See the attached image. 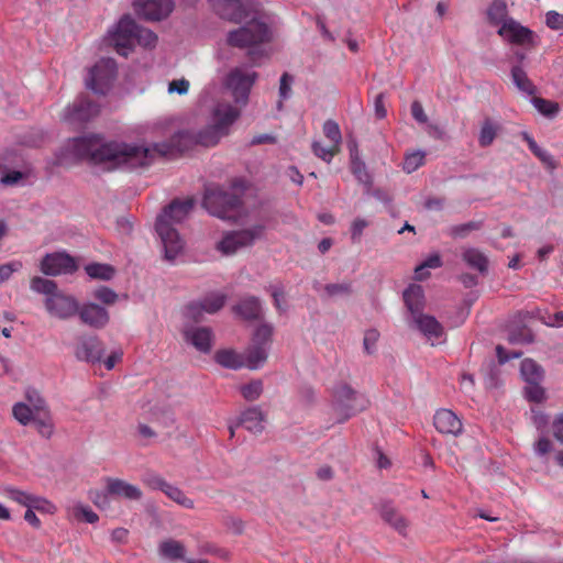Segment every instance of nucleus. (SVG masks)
Masks as SVG:
<instances>
[{
  "label": "nucleus",
  "instance_id": "8",
  "mask_svg": "<svg viewBox=\"0 0 563 563\" xmlns=\"http://www.w3.org/2000/svg\"><path fill=\"white\" fill-rule=\"evenodd\" d=\"M115 75V60L113 58H101L89 69L86 86L95 93L104 95L110 89Z\"/></svg>",
  "mask_w": 563,
  "mask_h": 563
},
{
  "label": "nucleus",
  "instance_id": "36",
  "mask_svg": "<svg viewBox=\"0 0 563 563\" xmlns=\"http://www.w3.org/2000/svg\"><path fill=\"white\" fill-rule=\"evenodd\" d=\"M12 415L22 426H27L38 416V413L25 402H16L12 408Z\"/></svg>",
  "mask_w": 563,
  "mask_h": 563
},
{
  "label": "nucleus",
  "instance_id": "40",
  "mask_svg": "<svg viewBox=\"0 0 563 563\" xmlns=\"http://www.w3.org/2000/svg\"><path fill=\"white\" fill-rule=\"evenodd\" d=\"M33 422H34V426H35L37 432L43 438H46V439L51 438V435L53 434V431H54V426H53V422H52L47 411H44V412H42V415L36 416L33 419Z\"/></svg>",
  "mask_w": 563,
  "mask_h": 563
},
{
  "label": "nucleus",
  "instance_id": "46",
  "mask_svg": "<svg viewBox=\"0 0 563 563\" xmlns=\"http://www.w3.org/2000/svg\"><path fill=\"white\" fill-rule=\"evenodd\" d=\"M273 328L269 324H261L254 332L252 343L271 346Z\"/></svg>",
  "mask_w": 563,
  "mask_h": 563
},
{
  "label": "nucleus",
  "instance_id": "63",
  "mask_svg": "<svg viewBox=\"0 0 563 563\" xmlns=\"http://www.w3.org/2000/svg\"><path fill=\"white\" fill-rule=\"evenodd\" d=\"M325 291L328 292L329 296L347 295L351 292V284H329L325 286Z\"/></svg>",
  "mask_w": 563,
  "mask_h": 563
},
{
  "label": "nucleus",
  "instance_id": "45",
  "mask_svg": "<svg viewBox=\"0 0 563 563\" xmlns=\"http://www.w3.org/2000/svg\"><path fill=\"white\" fill-rule=\"evenodd\" d=\"M311 147L316 156L328 163L331 162L333 156L340 152V147L336 145L331 144L329 146H323L320 142H313Z\"/></svg>",
  "mask_w": 563,
  "mask_h": 563
},
{
  "label": "nucleus",
  "instance_id": "12",
  "mask_svg": "<svg viewBox=\"0 0 563 563\" xmlns=\"http://www.w3.org/2000/svg\"><path fill=\"white\" fill-rule=\"evenodd\" d=\"M45 308L49 314L66 320L77 314L79 303L74 297L58 291L53 296L46 297Z\"/></svg>",
  "mask_w": 563,
  "mask_h": 563
},
{
  "label": "nucleus",
  "instance_id": "58",
  "mask_svg": "<svg viewBox=\"0 0 563 563\" xmlns=\"http://www.w3.org/2000/svg\"><path fill=\"white\" fill-rule=\"evenodd\" d=\"M21 268L22 263L20 261L0 265V283L8 280L14 272L20 271Z\"/></svg>",
  "mask_w": 563,
  "mask_h": 563
},
{
  "label": "nucleus",
  "instance_id": "16",
  "mask_svg": "<svg viewBox=\"0 0 563 563\" xmlns=\"http://www.w3.org/2000/svg\"><path fill=\"white\" fill-rule=\"evenodd\" d=\"M413 327L419 330L432 345L444 336L443 325L433 317L427 313L412 318Z\"/></svg>",
  "mask_w": 563,
  "mask_h": 563
},
{
  "label": "nucleus",
  "instance_id": "32",
  "mask_svg": "<svg viewBox=\"0 0 563 563\" xmlns=\"http://www.w3.org/2000/svg\"><path fill=\"white\" fill-rule=\"evenodd\" d=\"M520 372L527 383H540L543 376L541 366L530 358L521 362Z\"/></svg>",
  "mask_w": 563,
  "mask_h": 563
},
{
  "label": "nucleus",
  "instance_id": "50",
  "mask_svg": "<svg viewBox=\"0 0 563 563\" xmlns=\"http://www.w3.org/2000/svg\"><path fill=\"white\" fill-rule=\"evenodd\" d=\"M93 297L106 305H113L118 299V294L111 288L103 286L93 291Z\"/></svg>",
  "mask_w": 563,
  "mask_h": 563
},
{
  "label": "nucleus",
  "instance_id": "37",
  "mask_svg": "<svg viewBox=\"0 0 563 563\" xmlns=\"http://www.w3.org/2000/svg\"><path fill=\"white\" fill-rule=\"evenodd\" d=\"M30 286L33 291L44 294L47 297L58 292L57 285L55 282L37 276L31 279Z\"/></svg>",
  "mask_w": 563,
  "mask_h": 563
},
{
  "label": "nucleus",
  "instance_id": "61",
  "mask_svg": "<svg viewBox=\"0 0 563 563\" xmlns=\"http://www.w3.org/2000/svg\"><path fill=\"white\" fill-rule=\"evenodd\" d=\"M368 225L365 219L357 218L351 225V239L353 242H360L364 229Z\"/></svg>",
  "mask_w": 563,
  "mask_h": 563
},
{
  "label": "nucleus",
  "instance_id": "5",
  "mask_svg": "<svg viewBox=\"0 0 563 563\" xmlns=\"http://www.w3.org/2000/svg\"><path fill=\"white\" fill-rule=\"evenodd\" d=\"M233 189L234 192L227 191L221 187L207 188L202 201L205 209L210 214L223 220L236 219L242 203L243 183L235 180Z\"/></svg>",
  "mask_w": 563,
  "mask_h": 563
},
{
  "label": "nucleus",
  "instance_id": "49",
  "mask_svg": "<svg viewBox=\"0 0 563 563\" xmlns=\"http://www.w3.org/2000/svg\"><path fill=\"white\" fill-rule=\"evenodd\" d=\"M142 482L151 489H159L164 492L165 486H167V482L158 474L155 473H146L142 477Z\"/></svg>",
  "mask_w": 563,
  "mask_h": 563
},
{
  "label": "nucleus",
  "instance_id": "29",
  "mask_svg": "<svg viewBox=\"0 0 563 563\" xmlns=\"http://www.w3.org/2000/svg\"><path fill=\"white\" fill-rule=\"evenodd\" d=\"M380 516L385 522L390 525L396 531L405 534L408 527L407 520L390 504H384L380 508Z\"/></svg>",
  "mask_w": 563,
  "mask_h": 563
},
{
  "label": "nucleus",
  "instance_id": "35",
  "mask_svg": "<svg viewBox=\"0 0 563 563\" xmlns=\"http://www.w3.org/2000/svg\"><path fill=\"white\" fill-rule=\"evenodd\" d=\"M168 498L186 509H192L194 500L186 496V494L178 487L167 484L163 492Z\"/></svg>",
  "mask_w": 563,
  "mask_h": 563
},
{
  "label": "nucleus",
  "instance_id": "42",
  "mask_svg": "<svg viewBox=\"0 0 563 563\" xmlns=\"http://www.w3.org/2000/svg\"><path fill=\"white\" fill-rule=\"evenodd\" d=\"M157 42V35L145 27H141L136 24L135 31V44H139L143 47H154Z\"/></svg>",
  "mask_w": 563,
  "mask_h": 563
},
{
  "label": "nucleus",
  "instance_id": "54",
  "mask_svg": "<svg viewBox=\"0 0 563 563\" xmlns=\"http://www.w3.org/2000/svg\"><path fill=\"white\" fill-rule=\"evenodd\" d=\"M379 339V332L376 329H369L364 334V350L367 354H373L376 349V343Z\"/></svg>",
  "mask_w": 563,
  "mask_h": 563
},
{
  "label": "nucleus",
  "instance_id": "1",
  "mask_svg": "<svg viewBox=\"0 0 563 563\" xmlns=\"http://www.w3.org/2000/svg\"><path fill=\"white\" fill-rule=\"evenodd\" d=\"M67 148L78 158L88 159L96 165H108V169L147 166L157 153L156 146L151 148L136 143H103L97 135L75 137L68 142Z\"/></svg>",
  "mask_w": 563,
  "mask_h": 563
},
{
  "label": "nucleus",
  "instance_id": "30",
  "mask_svg": "<svg viewBox=\"0 0 563 563\" xmlns=\"http://www.w3.org/2000/svg\"><path fill=\"white\" fill-rule=\"evenodd\" d=\"M225 302V296L222 294H210L206 296L200 302L198 303H191L188 306V309L194 314V311L198 308L201 310L208 312V313H214L219 311Z\"/></svg>",
  "mask_w": 563,
  "mask_h": 563
},
{
  "label": "nucleus",
  "instance_id": "20",
  "mask_svg": "<svg viewBox=\"0 0 563 563\" xmlns=\"http://www.w3.org/2000/svg\"><path fill=\"white\" fill-rule=\"evenodd\" d=\"M106 484L108 493L112 496L129 500H140L142 498V490L137 486L129 484L123 479L107 477Z\"/></svg>",
  "mask_w": 563,
  "mask_h": 563
},
{
  "label": "nucleus",
  "instance_id": "24",
  "mask_svg": "<svg viewBox=\"0 0 563 563\" xmlns=\"http://www.w3.org/2000/svg\"><path fill=\"white\" fill-rule=\"evenodd\" d=\"M269 346L252 343L243 353L245 367L261 368L268 357Z\"/></svg>",
  "mask_w": 563,
  "mask_h": 563
},
{
  "label": "nucleus",
  "instance_id": "38",
  "mask_svg": "<svg viewBox=\"0 0 563 563\" xmlns=\"http://www.w3.org/2000/svg\"><path fill=\"white\" fill-rule=\"evenodd\" d=\"M532 103L541 114L548 118L555 117L560 111V106L558 102L543 99L541 97H533Z\"/></svg>",
  "mask_w": 563,
  "mask_h": 563
},
{
  "label": "nucleus",
  "instance_id": "7",
  "mask_svg": "<svg viewBox=\"0 0 563 563\" xmlns=\"http://www.w3.org/2000/svg\"><path fill=\"white\" fill-rule=\"evenodd\" d=\"M135 31L136 22L130 15H124L115 27L108 32L106 41L118 54L126 57L135 45Z\"/></svg>",
  "mask_w": 563,
  "mask_h": 563
},
{
  "label": "nucleus",
  "instance_id": "62",
  "mask_svg": "<svg viewBox=\"0 0 563 563\" xmlns=\"http://www.w3.org/2000/svg\"><path fill=\"white\" fill-rule=\"evenodd\" d=\"M75 515L77 517L81 516L85 519V521L89 523H95L99 520V517L95 511H92L89 507L82 505H78L75 507Z\"/></svg>",
  "mask_w": 563,
  "mask_h": 563
},
{
  "label": "nucleus",
  "instance_id": "27",
  "mask_svg": "<svg viewBox=\"0 0 563 563\" xmlns=\"http://www.w3.org/2000/svg\"><path fill=\"white\" fill-rule=\"evenodd\" d=\"M462 260L467 264L468 267L476 269L481 274H486L488 272V258L478 249H465L462 252Z\"/></svg>",
  "mask_w": 563,
  "mask_h": 563
},
{
  "label": "nucleus",
  "instance_id": "4",
  "mask_svg": "<svg viewBox=\"0 0 563 563\" xmlns=\"http://www.w3.org/2000/svg\"><path fill=\"white\" fill-rule=\"evenodd\" d=\"M195 205L194 198L175 199L157 217L155 230L161 238L165 251V258L173 261L183 251L184 242L173 224L185 220Z\"/></svg>",
  "mask_w": 563,
  "mask_h": 563
},
{
  "label": "nucleus",
  "instance_id": "18",
  "mask_svg": "<svg viewBox=\"0 0 563 563\" xmlns=\"http://www.w3.org/2000/svg\"><path fill=\"white\" fill-rule=\"evenodd\" d=\"M102 343L96 336L81 338L77 344L75 354L80 361L99 362L103 355Z\"/></svg>",
  "mask_w": 563,
  "mask_h": 563
},
{
  "label": "nucleus",
  "instance_id": "43",
  "mask_svg": "<svg viewBox=\"0 0 563 563\" xmlns=\"http://www.w3.org/2000/svg\"><path fill=\"white\" fill-rule=\"evenodd\" d=\"M324 136L331 142V144L340 147L342 142V135L339 124L333 120H327L322 128Z\"/></svg>",
  "mask_w": 563,
  "mask_h": 563
},
{
  "label": "nucleus",
  "instance_id": "13",
  "mask_svg": "<svg viewBox=\"0 0 563 563\" xmlns=\"http://www.w3.org/2000/svg\"><path fill=\"white\" fill-rule=\"evenodd\" d=\"M498 34L511 44L537 45L534 32L512 19H508L501 24Z\"/></svg>",
  "mask_w": 563,
  "mask_h": 563
},
{
  "label": "nucleus",
  "instance_id": "11",
  "mask_svg": "<svg viewBox=\"0 0 563 563\" xmlns=\"http://www.w3.org/2000/svg\"><path fill=\"white\" fill-rule=\"evenodd\" d=\"M134 11L146 21H162L170 15L175 8L174 0H136Z\"/></svg>",
  "mask_w": 563,
  "mask_h": 563
},
{
  "label": "nucleus",
  "instance_id": "59",
  "mask_svg": "<svg viewBox=\"0 0 563 563\" xmlns=\"http://www.w3.org/2000/svg\"><path fill=\"white\" fill-rule=\"evenodd\" d=\"M545 24L552 30H563V14L552 10L545 15Z\"/></svg>",
  "mask_w": 563,
  "mask_h": 563
},
{
  "label": "nucleus",
  "instance_id": "55",
  "mask_svg": "<svg viewBox=\"0 0 563 563\" xmlns=\"http://www.w3.org/2000/svg\"><path fill=\"white\" fill-rule=\"evenodd\" d=\"M271 295L274 299L275 308L282 313L286 311L285 305V291L282 286H271L269 287Z\"/></svg>",
  "mask_w": 563,
  "mask_h": 563
},
{
  "label": "nucleus",
  "instance_id": "47",
  "mask_svg": "<svg viewBox=\"0 0 563 563\" xmlns=\"http://www.w3.org/2000/svg\"><path fill=\"white\" fill-rule=\"evenodd\" d=\"M482 222L470 221L467 223L454 225L450 229V235L453 238H465L470 232L479 230Z\"/></svg>",
  "mask_w": 563,
  "mask_h": 563
},
{
  "label": "nucleus",
  "instance_id": "23",
  "mask_svg": "<svg viewBox=\"0 0 563 563\" xmlns=\"http://www.w3.org/2000/svg\"><path fill=\"white\" fill-rule=\"evenodd\" d=\"M264 413L258 407H251L241 413L236 427L243 426L250 432L258 434L264 429Z\"/></svg>",
  "mask_w": 563,
  "mask_h": 563
},
{
  "label": "nucleus",
  "instance_id": "64",
  "mask_svg": "<svg viewBox=\"0 0 563 563\" xmlns=\"http://www.w3.org/2000/svg\"><path fill=\"white\" fill-rule=\"evenodd\" d=\"M554 438L563 443V413L555 417L552 423Z\"/></svg>",
  "mask_w": 563,
  "mask_h": 563
},
{
  "label": "nucleus",
  "instance_id": "25",
  "mask_svg": "<svg viewBox=\"0 0 563 563\" xmlns=\"http://www.w3.org/2000/svg\"><path fill=\"white\" fill-rule=\"evenodd\" d=\"M234 311L243 319L255 320L262 314V305L258 298L249 296L243 298L235 307Z\"/></svg>",
  "mask_w": 563,
  "mask_h": 563
},
{
  "label": "nucleus",
  "instance_id": "51",
  "mask_svg": "<svg viewBox=\"0 0 563 563\" xmlns=\"http://www.w3.org/2000/svg\"><path fill=\"white\" fill-rule=\"evenodd\" d=\"M109 493L101 492L98 489H92L89 492V499L100 509H107L110 507Z\"/></svg>",
  "mask_w": 563,
  "mask_h": 563
},
{
  "label": "nucleus",
  "instance_id": "33",
  "mask_svg": "<svg viewBox=\"0 0 563 563\" xmlns=\"http://www.w3.org/2000/svg\"><path fill=\"white\" fill-rule=\"evenodd\" d=\"M85 271L93 279L109 280L114 276V268L108 264L92 263Z\"/></svg>",
  "mask_w": 563,
  "mask_h": 563
},
{
  "label": "nucleus",
  "instance_id": "2",
  "mask_svg": "<svg viewBox=\"0 0 563 563\" xmlns=\"http://www.w3.org/2000/svg\"><path fill=\"white\" fill-rule=\"evenodd\" d=\"M214 12L222 19L234 23L245 22L243 26L228 34V44L233 47H255L269 41L267 24L258 19V12L252 0H209Z\"/></svg>",
  "mask_w": 563,
  "mask_h": 563
},
{
  "label": "nucleus",
  "instance_id": "60",
  "mask_svg": "<svg viewBox=\"0 0 563 563\" xmlns=\"http://www.w3.org/2000/svg\"><path fill=\"white\" fill-rule=\"evenodd\" d=\"M189 87H190V84L185 78L172 80L168 85V92L186 95L189 90Z\"/></svg>",
  "mask_w": 563,
  "mask_h": 563
},
{
  "label": "nucleus",
  "instance_id": "6",
  "mask_svg": "<svg viewBox=\"0 0 563 563\" xmlns=\"http://www.w3.org/2000/svg\"><path fill=\"white\" fill-rule=\"evenodd\" d=\"M334 401L339 422L349 420L351 417L365 410L368 406V400L346 384L339 385L335 388Z\"/></svg>",
  "mask_w": 563,
  "mask_h": 563
},
{
  "label": "nucleus",
  "instance_id": "21",
  "mask_svg": "<svg viewBox=\"0 0 563 563\" xmlns=\"http://www.w3.org/2000/svg\"><path fill=\"white\" fill-rule=\"evenodd\" d=\"M185 338L202 353H208L211 350L212 331L207 327H192L186 330Z\"/></svg>",
  "mask_w": 563,
  "mask_h": 563
},
{
  "label": "nucleus",
  "instance_id": "17",
  "mask_svg": "<svg viewBox=\"0 0 563 563\" xmlns=\"http://www.w3.org/2000/svg\"><path fill=\"white\" fill-rule=\"evenodd\" d=\"M77 314L82 323L95 329L104 328L110 320L107 309L93 302L79 306Z\"/></svg>",
  "mask_w": 563,
  "mask_h": 563
},
{
  "label": "nucleus",
  "instance_id": "10",
  "mask_svg": "<svg viewBox=\"0 0 563 563\" xmlns=\"http://www.w3.org/2000/svg\"><path fill=\"white\" fill-rule=\"evenodd\" d=\"M257 79V73L244 70L241 67L233 68L225 78V87L231 91L235 103L245 106L253 85Z\"/></svg>",
  "mask_w": 563,
  "mask_h": 563
},
{
  "label": "nucleus",
  "instance_id": "31",
  "mask_svg": "<svg viewBox=\"0 0 563 563\" xmlns=\"http://www.w3.org/2000/svg\"><path fill=\"white\" fill-rule=\"evenodd\" d=\"M511 78H512L514 84L520 91H522L529 96H533L536 93V91H537L536 86L529 79L527 73L520 65L512 66Z\"/></svg>",
  "mask_w": 563,
  "mask_h": 563
},
{
  "label": "nucleus",
  "instance_id": "28",
  "mask_svg": "<svg viewBox=\"0 0 563 563\" xmlns=\"http://www.w3.org/2000/svg\"><path fill=\"white\" fill-rule=\"evenodd\" d=\"M214 361L222 367L239 369L245 367L244 356L234 350H219L214 354Z\"/></svg>",
  "mask_w": 563,
  "mask_h": 563
},
{
  "label": "nucleus",
  "instance_id": "9",
  "mask_svg": "<svg viewBox=\"0 0 563 563\" xmlns=\"http://www.w3.org/2000/svg\"><path fill=\"white\" fill-rule=\"evenodd\" d=\"M265 227L255 224L249 229L232 231L222 238L217 249L224 255L234 254L239 249L252 245L264 234Z\"/></svg>",
  "mask_w": 563,
  "mask_h": 563
},
{
  "label": "nucleus",
  "instance_id": "14",
  "mask_svg": "<svg viewBox=\"0 0 563 563\" xmlns=\"http://www.w3.org/2000/svg\"><path fill=\"white\" fill-rule=\"evenodd\" d=\"M77 269V264L70 255L66 253L46 254L41 261V271L48 276L60 274H71Z\"/></svg>",
  "mask_w": 563,
  "mask_h": 563
},
{
  "label": "nucleus",
  "instance_id": "39",
  "mask_svg": "<svg viewBox=\"0 0 563 563\" xmlns=\"http://www.w3.org/2000/svg\"><path fill=\"white\" fill-rule=\"evenodd\" d=\"M497 130L498 128L489 119H486L481 128L478 136L479 145L482 147L489 146L497 135Z\"/></svg>",
  "mask_w": 563,
  "mask_h": 563
},
{
  "label": "nucleus",
  "instance_id": "57",
  "mask_svg": "<svg viewBox=\"0 0 563 563\" xmlns=\"http://www.w3.org/2000/svg\"><path fill=\"white\" fill-rule=\"evenodd\" d=\"M8 497L12 499L13 501L29 508L31 494H27L25 492L15 489V488H8L7 489Z\"/></svg>",
  "mask_w": 563,
  "mask_h": 563
},
{
  "label": "nucleus",
  "instance_id": "26",
  "mask_svg": "<svg viewBox=\"0 0 563 563\" xmlns=\"http://www.w3.org/2000/svg\"><path fill=\"white\" fill-rule=\"evenodd\" d=\"M158 553L162 558L169 561L183 560L185 562V560L187 559L185 556V545L180 541L174 539H167L162 541L158 545Z\"/></svg>",
  "mask_w": 563,
  "mask_h": 563
},
{
  "label": "nucleus",
  "instance_id": "34",
  "mask_svg": "<svg viewBox=\"0 0 563 563\" xmlns=\"http://www.w3.org/2000/svg\"><path fill=\"white\" fill-rule=\"evenodd\" d=\"M507 15V5L504 0H494L487 10L489 23L494 25L503 24Z\"/></svg>",
  "mask_w": 563,
  "mask_h": 563
},
{
  "label": "nucleus",
  "instance_id": "3",
  "mask_svg": "<svg viewBox=\"0 0 563 563\" xmlns=\"http://www.w3.org/2000/svg\"><path fill=\"white\" fill-rule=\"evenodd\" d=\"M240 117V111L229 103H219L213 110V123L199 130L179 131L172 139V144L178 151L185 152L194 145L211 147L229 133L230 126Z\"/></svg>",
  "mask_w": 563,
  "mask_h": 563
},
{
  "label": "nucleus",
  "instance_id": "48",
  "mask_svg": "<svg viewBox=\"0 0 563 563\" xmlns=\"http://www.w3.org/2000/svg\"><path fill=\"white\" fill-rule=\"evenodd\" d=\"M25 398L27 400V405L32 409H34V411L37 412L38 415H42V412L47 411L44 399L36 390L29 389L25 394Z\"/></svg>",
  "mask_w": 563,
  "mask_h": 563
},
{
  "label": "nucleus",
  "instance_id": "44",
  "mask_svg": "<svg viewBox=\"0 0 563 563\" xmlns=\"http://www.w3.org/2000/svg\"><path fill=\"white\" fill-rule=\"evenodd\" d=\"M241 394L244 399L253 401L260 398L263 393V383L260 379L252 380L251 383L241 386Z\"/></svg>",
  "mask_w": 563,
  "mask_h": 563
},
{
  "label": "nucleus",
  "instance_id": "52",
  "mask_svg": "<svg viewBox=\"0 0 563 563\" xmlns=\"http://www.w3.org/2000/svg\"><path fill=\"white\" fill-rule=\"evenodd\" d=\"M523 139L527 142L529 150L538 158H540L543 163H549L551 161V155L547 151L542 150L529 134L525 133Z\"/></svg>",
  "mask_w": 563,
  "mask_h": 563
},
{
  "label": "nucleus",
  "instance_id": "56",
  "mask_svg": "<svg viewBox=\"0 0 563 563\" xmlns=\"http://www.w3.org/2000/svg\"><path fill=\"white\" fill-rule=\"evenodd\" d=\"M526 387V396L530 401L541 402L544 399V389L539 383H528Z\"/></svg>",
  "mask_w": 563,
  "mask_h": 563
},
{
  "label": "nucleus",
  "instance_id": "41",
  "mask_svg": "<svg viewBox=\"0 0 563 563\" xmlns=\"http://www.w3.org/2000/svg\"><path fill=\"white\" fill-rule=\"evenodd\" d=\"M424 157L426 154L421 151L407 154L402 163V169L407 174L416 172L419 167H421L424 164Z\"/></svg>",
  "mask_w": 563,
  "mask_h": 563
},
{
  "label": "nucleus",
  "instance_id": "53",
  "mask_svg": "<svg viewBox=\"0 0 563 563\" xmlns=\"http://www.w3.org/2000/svg\"><path fill=\"white\" fill-rule=\"evenodd\" d=\"M29 508H31L32 510L35 509L48 514H52L55 510V507L52 503H49L45 498L34 495L31 496Z\"/></svg>",
  "mask_w": 563,
  "mask_h": 563
},
{
  "label": "nucleus",
  "instance_id": "22",
  "mask_svg": "<svg viewBox=\"0 0 563 563\" xmlns=\"http://www.w3.org/2000/svg\"><path fill=\"white\" fill-rule=\"evenodd\" d=\"M404 301L411 319L423 313L424 291L420 285L412 284L404 291Z\"/></svg>",
  "mask_w": 563,
  "mask_h": 563
},
{
  "label": "nucleus",
  "instance_id": "19",
  "mask_svg": "<svg viewBox=\"0 0 563 563\" xmlns=\"http://www.w3.org/2000/svg\"><path fill=\"white\" fill-rule=\"evenodd\" d=\"M433 424L442 434L457 435L463 429L460 418L449 409L438 410L433 417Z\"/></svg>",
  "mask_w": 563,
  "mask_h": 563
},
{
  "label": "nucleus",
  "instance_id": "15",
  "mask_svg": "<svg viewBox=\"0 0 563 563\" xmlns=\"http://www.w3.org/2000/svg\"><path fill=\"white\" fill-rule=\"evenodd\" d=\"M99 104L88 97H79L67 108L66 120L70 123H84L99 113Z\"/></svg>",
  "mask_w": 563,
  "mask_h": 563
}]
</instances>
